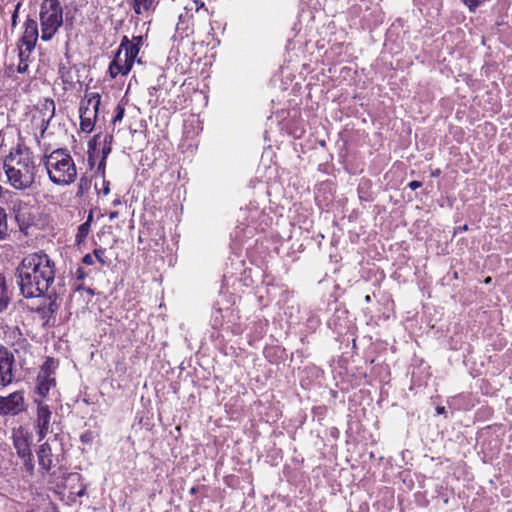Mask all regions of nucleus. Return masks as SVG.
<instances>
[{"mask_svg": "<svg viewBox=\"0 0 512 512\" xmlns=\"http://www.w3.org/2000/svg\"><path fill=\"white\" fill-rule=\"evenodd\" d=\"M55 263L44 252L26 255L17 268L18 285L25 298L43 296L54 283Z\"/></svg>", "mask_w": 512, "mask_h": 512, "instance_id": "f257e3e1", "label": "nucleus"}, {"mask_svg": "<svg viewBox=\"0 0 512 512\" xmlns=\"http://www.w3.org/2000/svg\"><path fill=\"white\" fill-rule=\"evenodd\" d=\"M3 169L7 183L15 190H29L36 183L38 168L28 149L11 151L4 159Z\"/></svg>", "mask_w": 512, "mask_h": 512, "instance_id": "f03ea898", "label": "nucleus"}, {"mask_svg": "<svg viewBox=\"0 0 512 512\" xmlns=\"http://www.w3.org/2000/svg\"><path fill=\"white\" fill-rule=\"evenodd\" d=\"M42 161L48 178L54 185L65 187L76 181L77 166L67 149H55L45 154Z\"/></svg>", "mask_w": 512, "mask_h": 512, "instance_id": "7ed1b4c3", "label": "nucleus"}, {"mask_svg": "<svg viewBox=\"0 0 512 512\" xmlns=\"http://www.w3.org/2000/svg\"><path fill=\"white\" fill-rule=\"evenodd\" d=\"M143 45L142 36H134L131 40L124 36L118 47V50L111 61L108 72L111 78H116L118 75H128L131 71L135 60Z\"/></svg>", "mask_w": 512, "mask_h": 512, "instance_id": "20e7f679", "label": "nucleus"}, {"mask_svg": "<svg viewBox=\"0 0 512 512\" xmlns=\"http://www.w3.org/2000/svg\"><path fill=\"white\" fill-rule=\"evenodd\" d=\"M63 23L62 8L58 0H44L40 9L41 39L49 41Z\"/></svg>", "mask_w": 512, "mask_h": 512, "instance_id": "39448f33", "label": "nucleus"}, {"mask_svg": "<svg viewBox=\"0 0 512 512\" xmlns=\"http://www.w3.org/2000/svg\"><path fill=\"white\" fill-rule=\"evenodd\" d=\"M112 135L96 134L88 142V162L90 165H94V162L100 158L97 173L102 177L105 175V165L108 155L111 153Z\"/></svg>", "mask_w": 512, "mask_h": 512, "instance_id": "423d86ee", "label": "nucleus"}, {"mask_svg": "<svg viewBox=\"0 0 512 512\" xmlns=\"http://www.w3.org/2000/svg\"><path fill=\"white\" fill-rule=\"evenodd\" d=\"M54 115L55 102L52 99H43L31 111V128L37 140L43 137Z\"/></svg>", "mask_w": 512, "mask_h": 512, "instance_id": "0eeeda50", "label": "nucleus"}, {"mask_svg": "<svg viewBox=\"0 0 512 512\" xmlns=\"http://www.w3.org/2000/svg\"><path fill=\"white\" fill-rule=\"evenodd\" d=\"M101 97L96 92L86 93L80 102V130L84 133H91L95 127L98 117Z\"/></svg>", "mask_w": 512, "mask_h": 512, "instance_id": "6e6552de", "label": "nucleus"}, {"mask_svg": "<svg viewBox=\"0 0 512 512\" xmlns=\"http://www.w3.org/2000/svg\"><path fill=\"white\" fill-rule=\"evenodd\" d=\"M9 208L14 214L20 230L27 233V230L35 222V215L32 207L27 202L17 197L11 200Z\"/></svg>", "mask_w": 512, "mask_h": 512, "instance_id": "1a4fd4ad", "label": "nucleus"}, {"mask_svg": "<svg viewBox=\"0 0 512 512\" xmlns=\"http://www.w3.org/2000/svg\"><path fill=\"white\" fill-rule=\"evenodd\" d=\"M55 369V362L53 359L48 358L44 364L42 365L38 376H37V392L42 397H45L51 387L55 385V379L53 378V373Z\"/></svg>", "mask_w": 512, "mask_h": 512, "instance_id": "9d476101", "label": "nucleus"}, {"mask_svg": "<svg viewBox=\"0 0 512 512\" xmlns=\"http://www.w3.org/2000/svg\"><path fill=\"white\" fill-rule=\"evenodd\" d=\"M0 378L2 387L12 383L14 379V357L3 347L0 348Z\"/></svg>", "mask_w": 512, "mask_h": 512, "instance_id": "9b49d317", "label": "nucleus"}, {"mask_svg": "<svg viewBox=\"0 0 512 512\" xmlns=\"http://www.w3.org/2000/svg\"><path fill=\"white\" fill-rule=\"evenodd\" d=\"M24 408L22 392H14L7 397L0 396V414H18Z\"/></svg>", "mask_w": 512, "mask_h": 512, "instance_id": "f8f14e48", "label": "nucleus"}, {"mask_svg": "<svg viewBox=\"0 0 512 512\" xmlns=\"http://www.w3.org/2000/svg\"><path fill=\"white\" fill-rule=\"evenodd\" d=\"M12 439L18 456H27L31 452L32 436L25 428H14Z\"/></svg>", "mask_w": 512, "mask_h": 512, "instance_id": "ddd939ff", "label": "nucleus"}, {"mask_svg": "<svg viewBox=\"0 0 512 512\" xmlns=\"http://www.w3.org/2000/svg\"><path fill=\"white\" fill-rule=\"evenodd\" d=\"M24 25L25 30L21 38V44L26 47V50H28V54H31V52L35 48V44L37 42L39 35L38 25L36 20L34 19H27Z\"/></svg>", "mask_w": 512, "mask_h": 512, "instance_id": "4468645a", "label": "nucleus"}, {"mask_svg": "<svg viewBox=\"0 0 512 512\" xmlns=\"http://www.w3.org/2000/svg\"><path fill=\"white\" fill-rule=\"evenodd\" d=\"M50 419H51V412H50L48 406L45 404L39 403L38 409H37V426L39 428L38 433H39L40 440L43 439L48 433Z\"/></svg>", "mask_w": 512, "mask_h": 512, "instance_id": "2eb2a0df", "label": "nucleus"}, {"mask_svg": "<svg viewBox=\"0 0 512 512\" xmlns=\"http://www.w3.org/2000/svg\"><path fill=\"white\" fill-rule=\"evenodd\" d=\"M37 456L39 466L42 470L48 472L54 466L52 451L49 444L44 443L40 445Z\"/></svg>", "mask_w": 512, "mask_h": 512, "instance_id": "dca6fc26", "label": "nucleus"}, {"mask_svg": "<svg viewBox=\"0 0 512 512\" xmlns=\"http://www.w3.org/2000/svg\"><path fill=\"white\" fill-rule=\"evenodd\" d=\"M92 221H93V212L90 211L88 214L87 220L84 223H82L77 229V233L75 236V243L77 245L82 244L86 240V238L89 235L90 230H91Z\"/></svg>", "mask_w": 512, "mask_h": 512, "instance_id": "f3484780", "label": "nucleus"}, {"mask_svg": "<svg viewBox=\"0 0 512 512\" xmlns=\"http://www.w3.org/2000/svg\"><path fill=\"white\" fill-rule=\"evenodd\" d=\"M11 299V291L9 290L5 277L0 275V313L5 310Z\"/></svg>", "mask_w": 512, "mask_h": 512, "instance_id": "a211bd4d", "label": "nucleus"}, {"mask_svg": "<svg viewBox=\"0 0 512 512\" xmlns=\"http://www.w3.org/2000/svg\"><path fill=\"white\" fill-rule=\"evenodd\" d=\"M29 56H30V54H28V50H26V48L24 50L20 49V51H19V63H18V66H17V71L19 73L27 72L28 67H29Z\"/></svg>", "mask_w": 512, "mask_h": 512, "instance_id": "6ab92c4d", "label": "nucleus"}, {"mask_svg": "<svg viewBox=\"0 0 512 512\" xmlns=\"http://www.w3.org/2000/svg\"><path fill=\"white\" fill-rule=\"evenodd\" d=\"M8 236L7 214L4 208L0 206V240L6 239Z\"/></svg>", "mask_w": 512, "mask_h": 512, "instance_id": "aec40b11", "label": "nucleus"}, {"mask_svg": "<svg viewBox=\"0 0 512 512\" xmlns=\"http://www.w3.org/2000/svg\"><path fill=\"white\" fill-rule=\"evenodd\" d=\"M155 0H134V11L136 14H142L148 11L154 4Z\"/></svg>", "mask_w": 512, "mask_h": 512, "instance_id": "412c9836", "label": "nucleus"}, {"mask_svg": "<svg viewBox=\"0 0 512 512\" xmlns=\"http://www.w3.org/2000/svg\"><path fill=\"white\" fill-rule=\"evenodd\" d=\"M185 9L188 11L195 12L203 10L206 13H208V9L206 8L204 1L202 0H189V2L185 6Z\"/></svg>", "mask_w": 512, "mask_h": 512, "instance_id": "4be33fe9", "label": "nucleus"}, {"mask_svg": "<svg viewBox=\"0 0 512 512\" xmlns=\"http://www.w3.org/2000/svg\"><path fill=\"white\" fill-rule=\"evenodd\" d=\"M19 457L23 460V465H24L26 471L29 474H33V472H34V461H33L32 452H29V454L27 456H19Z\"/></svg>", "mask_w": 512, "mask_h": 512, "instance_id": "5701e85b", "label": "nucleus"}, {"mask_svg": "<svg viewBox=\"0 0 512 512\" xmlns=\"http://www.w3.org/2000/svg\"><path fill=\"white\" fill-rule=\"evenodd\" d=\"M94 257L102 264L105 265L106 261L104 259L105 250L103 248H97L93 251Z\"/></svg>", "mask_w": 512, "mask_h": 512, "instance_id": "b1692460", "label": "nucleus"}, {"mask_svg": "<svg viewBox=\"0 0 512 512\" xmlns=\"http://www.w3.org/2000/svg\"><path fill=\"white\" fill-rule=\"evenodd\" d=\"M124 117V108L121 106H117L116 108V114L113 117V123L120 122Z\"/></svg>", "mask_w": 512, "mask_h": 512, "instance_id": "393cba45", "label": "nucleus"}, {"mask_svg": "<svg viewBox=\"0 0 512 512\" xmlns=\"http://www.w3.org/2000/svg\"><path fill=\"white\" fill-rule=\"evenodd\" d=\"M21 7V4L18 3L16 6H15V9L12 13V19H11V26L12 28H15L16 25H17V19H18V13H19V9Z\"/></svg>", "mask_w": 512, "mask_h": 512, "instance_id": "a878e982", "label": "nucleus"}, {"mask_svg": "<svg viewBox=\"0 0 512 512\" xmlns=\"http://www.w3.org/2000/svg\"><path fill=\"white\" fill-rule=\"evenodd\" d=\"M83 263L86 264V265H92L94 263V256H92L91 254H86L84 257H83Z\"/></svg>", "mask_w": 512, "mask_h": 512, "instance_id": "bb28decb", "label": "nucleus"}, {"mask_svg": "<svg viewBox=\"0 0 512 512\" xmlns=\"http://www.w3.org/2000/svg\"><path fill=\"white\" fill-rule=\"evenodd\" d=\"M421 182L419 181H411L409 184H408V187L412 190H416L418 189L419 187H421Z\"/></svg>", "mask_w": 512, "mask_h": 512, "instance_id": "cd10ccee", "label": "nucleus"}, {"mask_svg": "<svg viewBox=\"0 0 512 512\" xmlns=\"http://www.w3.org/2000/svg\"><path fill=\"white\" fill-rule=\"evenodd\" d=\"M117 216H118V213H117V212H111V213L109 214V219H110V220H113V219H115Z\"/></svg>", "mask_w": 512, "mask_h": 512, "instance_id": "c85d7f7f", "label": "nucleus"}, {"mask_svg": "<svg viewBox=\"0 0 512 512\" xmlns=\"http://www.w3.org/2000/svg\"><path fill=\"white\" fill-rule=\"evenodd\" d=\"M4 193H10L8 190H5L1 185H0V198L2 197V195Z\"/></svg>", "mask_w": 512, "mask_h": 512, "instance_id": "c756f323", "label": "nucleus"}, {"mask_svg": "<svg viewBox=\"0 0 512 512\" xmlns=\"http://www.w3.org/2000/svg\"><path fill=\"white\" fill-rule=\"evenodd\" d=\"M445 408L444 407H438L437 408V413L438 414H442L444 412Z\"/></svg>", "mask_w": 512, "mask_h": 512, "instance_id": "7c9ffc66", "label": "nucleus"}, {"mask_svg": "<svg viewBox=\"0 0 512 512\" xmlns=\"http://www.w3.org/2000/svg\"><path fill=\"white\" fill-rule=\"evenodd\" d=\"M439 174H440V170H436V171L432 172L433 176H438Z\"/></svg>", "mask_w": 512, "mask_h": 512, "instance_id": "2f4dec72", "label": "nucleus"}, {"mask_svg": "<svg viewBox=\"0 0 512 512\" xmlns=\"http://www.w3.org/2000/svg\"><path fill=\"white\" fill-rule=\"evenodd\" d=\"M104 193H105V194H108V193H109V188H108V187H105V188H104Z\"/></svg>", "mask_w": 512, "mask_h": 512, "instance_id": "473e14b6", "label": "nucleus"}, {"mask_svg": "<svg viewBox=\"0 0 512 512\" xmlns=\"http://www.w3.org/2000/svg\"><path fill=\"white\" fill-rule=\"evenodd\" d=\"M461 229H462V230H464V231H466V230H468V226H467V225H464Z\"/></svg>", "mask_w": 512, "mask_h": 512, "instance_id": "72a5a7b5", "label": "nucleus"}, {"mask_svg": "<svg viewBox=\"0 0 512 512\" xmlns=\"http://www.w3.org/2000/svg\"><path fill=\"white\" fill-rule=\"evenodd\" d=\"M491 281V279L488 277L486 280H485V283H489Z\"/></svg>", "mask_w": 512, "mask_h": 512, "instance_id": "f704fd0d", "label": "nucleus"}, {"mask_svg": "<svg viewBox=\"0 0 512 512\" xmlns=\"http://www.w3.org/2000/svg\"><path fill=\"white\" fill-rule=\"evenodd\" d=\"M83 493H84V491H83V490H81V491L78 493V495H79V496H81V495H83Z\"/></svg>", "mask_w": 512, "mask_h": 512, "instance_id": "c9c22d12", "label": "nucleus"}]
</instances>
